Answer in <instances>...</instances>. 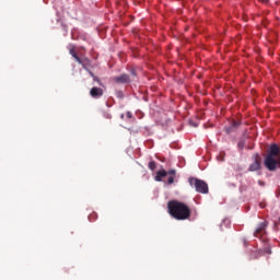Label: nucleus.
<instances>
[{
  "label": "nucleus",
  "mask_w": 280,
  "mask_h": 280,
  "mask_svg": "<svg viewBox=\"0 0 280 280\" xmlns=\"http://www.w3.org/2000/svg\"><path fill=\"white\" fill-rule=\"evenodd\" d=\"M238 148H244V143L238 142Z\"/></svg>",
  "instance_id": "dca6fc26"
},
{
  "label": "nucleus",
  "mask_w": 280,
  "mask_h": 280,
  "mask_svg": "<svg viewBox=\"0 0 280 280\" xmlns=\"http://www.w3.org/2000/svg\"><path fill=\"white\" fill-rule=\"evenodd\" d=\"M264 165L269 172H277L280 168V148L277 143L270 144Z\"/></svg>",
  "instance_id": "f03ea898"
},
{
  "label": "nucleus",
  "mask_w": 280,
  "mask_h": 280,
  "mask_svg": "<svg viewBox=\"0 0 280 280\" xmlns=\"http://www.w3.org/2000/svg\"><path fill=\"white\" fill-rule=\"evenodd\" d=\"M264 231H266V224L262 222L256 229V231L254 233L255 237H259V235H264Z\"/></svg>",
  "instance_id": "9b49d317"
},
{
  "label": "nucleus",
  "mask_w": 280,
  "mask_h": 280,
  "mask_svg": "<svg viewBox=\"0 0 280 280\" xmlns=\"http://www.w3.org/2000/svg\"><path fill=\"white\" fill-rule=\"evenodd\" d=\"M241 124H242L241 121L233 120L231 126L226 128V132L228 133L235 132V130L240 128Z\"/></svg>",
  "instance_id": "6e6552de"
},
{
  "label": "nucleus",
  "mask_w": 280,
  "mask_h": 280,
  "mask_svg": "<svg viewBox=\"0 0 280 280\" xmlns=\"http://www.w3.org/2000/svg\"><path fill=\"white\" fill-rule=\"evenodd\" d=\"M74 60H77V62H79V65H81L83 67V69H85V71H89L90 75H92V78H95V74H93V72H91V59L83 57L80 58L78 56V54H73L72 55Z\"/></svg>",
  "instance_id": "20e7f679"
},
{
  "label": "nucleus",
  "mask_w": 280,
  "mask_h": 280,
  "mask_svg": "<svg viewBox=\"0 0 280 280\" xmlns=\"http://www.w3.org/2000/svg\"><path fill=\"white\" fill-rule=\"evenodd\" d=\"M113 80L116 82V84H129L130 75L124 73L119 77H114Z\"/></svg>",
  "instance_id": "423d86ee"
},
{
  "label": "nucleus",
  "mask_w": 280,
  "mask_h": 280,
  "mask_svg": "<svg viewBox=\"0 0 280 280\" xmlns=\"http://www.w3.org/2000/svg\"><path fill=\"white\" fill-rule=\"evenodd\" d=\"M106 118H107V119H110V118H112L110 114H107V115H106Z\"/></svg>",
  "instance_id": "f3484780"
},
{
  "label": "nucleus",
  "mask_w": 280,
  "mask_h": 280,
  "mask_svg": "<svg viewBox=\"0 0 280 280\" xmlns=\"http://www.w3.org/2000/svg\"><path fill=\"white\" fill-rule=\"evenodd\" d=\"M258 183H259L260 185H264V182H261V180H259Z\"/></svg>",
  "instance_id": "6ab92c4d"
},
{
  "label": "nucleus",
  "mask_w": 280,
  "mask_h": 280,
  "mask_svg": "<svg viewBox=\"0 0 280 280\" xmlns=\"http://www.w3.org/2000/svg\"><path fill=\"white\" fill-rule=\"evenodd\" d=\"M165 176H167V173L165 172V170L158 171L155 174L154 180H156V183H161L163 178H165Z\"/></svg>",
  "instance_id": "1a4fd4ad"
},
{
  "label": "nucleus",
  "mask_w": 280,
  "mask_h": 280,
  "mask_svg": "<svg viewBox=\"0 0 280 280\" xmlns=\"http://www.w3.org/2000/svg\"><path fill=\"white\" fill-rule=\"evenodd\" d=\"M127 118H128V119H132V113L127 112Z\"/></svg>",
  "instance_id": "ddd939ff"
},
{
  "label": "nucleus",
  "mask_w": 280,
  "mask_h": 280,
  "mask_svg": "<svg viewBox=\"0 0 280 280\" xmlns=\"http://www.w3.org/2000/svg\"><path fill=\"white\" fill-rule=\"evenodd\" d=\"M168 174L167 185H174V178H176V170L166 172Z\"/></svg>",
  "instance_id": "9d476101"
},
{
  "label": "nucleus",
  "mask_w": 280,
  "mask_h": 280,
  "mask_svg": "<svg viewBox=\"0 0 280 280\" xmlns=\"http://www.w3.org/2000/svg\"><path fill=\"white\" fill-rule=\"evenodd\" d=\"M70 54L72 55V58H73V54H75V50L70 49Z\"/></svg>",
  "instance_id": "2eb2a0df"
},
{
  "label": "nucleus",
  "mask_w": 280,
  "mask_h": 280,
  "mask_svg": "<svg viewBox=\"0 0 280 280\" xmlns=\"http://www.w3.org/2000/svg\"><path fill=\"white\" fill-rule=\"evenodd\" d=\"M190 187H194L197 194H209V185L205 180L198 179L196 177H190L188 179Z\"/></svg>",
  "instance_id": "7ed1b4c3"
},
{
  "label": "nucleus",
  "mask_w": 280,
  "mask_h": 280,
  "mask_svg": "<svg viewBox=\"0 0 280 280\" xmlns=\"http://www.w3.org/2000/svg\"><path fill=\"white\" fill-rule=\"evenodd\" d=\"M261 3H268V0H260Z\"/></svg>",
  "instance_id": "a211bd4d"
},
{
  "label": "nucleus",
  "mask_w": 280,
  "mask_h": 280,
  "mask_svg": "<svg viewBox=\"0 0 280 280\" xmlns=\"http://www.w3.org/2000/svg\"><path fill=\"white\" fill-rule=\"evenodd\" d=\"M254 163L249 165V172H259L261 170V155L259 153H255L253 155Z\"/></svg>",
  "instance_id": "39448f33"
},
{
  "label": "nucleus",
  "mask_w": 280,
  "mask_h": 280,
  "mask_svg": "<svg viewBox=\"0 0 280 280\" xmlns=\"http://www.w3.org/2000/svg\"><path fill=\"white\" fill-rule=\"evenodd\" d=\"M130 73H131V75H137V71H135V69H131Z\"/></svg>",
  "instance_id": "4468645a"
},
{
  "label": "nucleus",
  "mask_w": 280,
  "mask_h": 280,
  "mask_svg": "<svg viewBox=\"0 0 280 280\" xmlns=\"http://www.w3.org/2000/svg\"><path fill=\"white\" fill-rule=\"evenodd\" d=\"M90 95L94 100H100V97H102V95H104V90H102L101 88L94 86L90 90Z\"/></svg>",
  "instance_id": "0eeeda50"
},
{
  "label": "nucleus",
  "mask_w": 280,
  "mask_h": 280,
  "mask_svg": "<svg viewBox=\"0 0 280 280\" xmlns=\"http://www.w3.org/2000/svg\"><path fill=\"white\" fill-rule=\"evenodd\" d=\"M148 167L149 170H151V172H154V170H156V162L154 161L149 162Z\"/></svg>",
  "instance_id": "f8f14e48"
},
{
  "label": "nucleus",
  "mask_w": 280,
  "mask_h": 280,
  "mask_svg": "<svg viewBox=\"0 0 280 280\" xmlns=\"http://www.w3.org/2000/svg\"><path fill=\"white\" fill-rule=\"evenodd\" d=\"M167 209L171 218L174 220H189L191 218V209L185 202L171 200L167 202Z\"/></svg>",
  "instance_id": "f257e3e1"
}]
</instances>
